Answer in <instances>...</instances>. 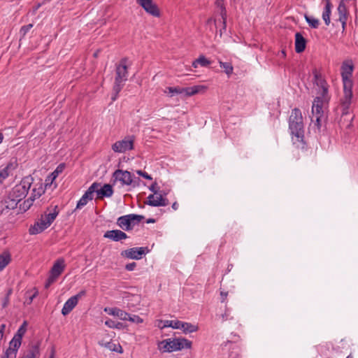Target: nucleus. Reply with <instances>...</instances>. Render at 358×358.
Masks as SVG:
<instances>
[{
    "label": "nucleus",
    "mask_w": 358,
    "mask_h": 358,
    "mask_svg": "<svg viewBox=\"0 0 358 358\" xmlns=\"http://www.w3.org/2000/svg\"><path fill=\"white\" fill-rule=\"evenodd\" d=\"M304 17L306 19V21L308 22V24H309V26L311 28H313V29L318 28L320 22L317 19L313 17V16H309L306 14L304 15Z\"/></svg>",
    "instance_id": "35"
},
{
    "label": "nucleus",
    "mask_w": 358,
    "mask_h": 358,
    "mask_svg": "<svg viewBox=\"0 0 358 358\" xmlns=\"http://www.w3.org/2000/svg\"><path fill=\"white\" fill-rule=\"evenodd\" d=\"M314 83L321 88L320 96L325 98L328 93V84L322 74L316 69H313Z\"/></svg>",
    "instance_id": "13"
},
{
    "label": "nucleus",
    "mask_w": 358,
    "mask_h": 358,
    "mask_svg": "<svg viewBox=\"0 0 358 358\" xmlns=\"http://www.w3.org/2000/svg\"><path fill=\"white\" fill-rule=\"evenodd\" d=\"M36 189H34L33 193L31 194V196L29 198V199H33V201L36 199V197H39L41 195L42 192H43L42 189L38 192V194H36Z\"/></svg>",
    "instance_id": "48"
},
{
    "label": "nucleus",
    "mask_w": 358,
    "mask_h": 358,
    "mask_svg": "<svg viewBox=\"0 0 358 358\" xmlns=\"http://www.w3.org/2000/svg\"><path fill=\"white\" fill-rule=\"evenodd\" d=\"M8 176V173L7 169H4L3 171H0V182H1L3 179L7 178Z\"/></svg>",
    "instance_id": "50"
},
{
    "label": "nucleus",
    "mask_w": 358,
    "mask_h": 358,
    "mask_svg": "<svg viewBox=\"0 0 358 358\" xmlns=\"http://www.w3.org/2000/svg\"><path fill=\"white\" fill-rule=\"evenodd\" d=\"M33 27V24H29L27 25L22 26L20 29V33L21 34V37L23 38L25 36L27 33Z\"/></svg>",
    "instance_id": "42"
},
{
    "label": "nucleus",
    "mask_w": 358,
    "mask_h": 358,
    "mask_svg": "<svg viewBox=\"0 0 358 358\" xmlns=\"http://www.w3.org/2000/svg\"><path fill=\"white\" fill-rule=\"evenodd\" d=\"M105 324L110 328H115L118 329H124L126 327V325L122 322H115L110 319L106 320L105 322Z\"/></svg>",
    "instance_id": "33"
},
{
    "label": "nucleus",
    "mask_w": 358,
    "mask_h": 358,
    "mask_svg": "<svg viewBox=\"0 0 358 358\" xmlns=\"http://www.w3.org/2000/svg\"><path fill=\"white\" fill-rule=\"evenodd\" d=\"M85 294H86V291L85 290H81L77 294L73 296L72 297H76V301L78 302V300L80 298H82L83 296H85Z\"/></svg>",
    "instance_id": "53"
},
{
    "label": "nucleus",
    "mask_w": 358,
    "mask_h": 358,
    "mask_svg": "<svg viewBox=\"0 0 358 358\" xmlns=\"http://www.w3.org/2000/svg\"><path fill=\"white\" fill-rule=\"evenodd\" d=\"M149 252L147 247L132 248L121 252V256L132 259H141L143 255Z\"/></svg>",
    "instance_id": "11"
},
{
    "label": "nucleus",
    "mask_w": 358,
    "mask_h": 358,
    "mask_svg": "<svg viewBox=\"0 0 358 358\" xmlns=\"http://www.w3.org/2000/svg\"><path fill=\"white\" fill-rule=\"evenodd\" d=\"M112 177L114 179L113 183L117 180L123 185H130L132 183L131 174L128 171L117 169L113 173Z\"/></svg>",
    "instance_id": "14"
},
{
    "label": "nucleus",
    "mask_w": 358,
    "mask_h": 358,
    "mask_svg": "<svg viewBox=\"0 0 358 358\" xmlns=\"http://www.w3.org/2000/svg\"><path fill=\"white\" fill-rule=\"evenodd\" d=\"M182 324H183V322H182V321L172 320V325L171 326V327H172L173 329H182Z\"/></svg>",
    "instance_id": "46"
},
{
    "label": "nucleus",
    "mask_w": 358,
    "mask_h": 358,
    "mask_svg": "<svg viewBox=\"0 0 358 358\" xmlns=\"http://www.w3.org/2000/svg\"><path fill=\"white\" fill-rule=\"evenodd\" d=\"M59 213V210H57V206H55L54 208V212L50 213L48 214H45L43 217V219L45 220L47 224L49 226L52 223V222L55 220L56 217Z\"/></svg>",
    "instance_id": "32"
},
{
    "label": "nucleus",
    "mask_w": 358,
    "mask_h": 358,
    "mask_svg": "<svg viewBox=\"0 0 358 358\" xmlns=\"http://www.w3.org/2000/svg\"><path fill=\"white\" fill-rule=\"evenodd\" d=\"M100 51H101L100 50H96L94 52V54H93V57H94V58H97V57H99V53H100Z\"/></svg>",
    "instance_id": "60"
},
{
    "label": "nucleus",
    "mask_w": 358,
    "mask_h": 358,
    "mask_svg": "<svg viewBox=\"0 0 358 358\" xmlns=\"http://www.w3.org/2000/svg\"><path fill=\"white\" fill-rule=\"evenodd\" d=\"M127 320H129L130 322H135L137 324L142 323L143 322V319L141 317H140L139 316H138V315L131 316L129 314V317H127Z\"/></svg>",
    "instance_id": "44"
},
{
    "label": "nucleus",
    "mask_w": 358,
    "mask_h": 358,
    "mask_svg": "<svg viewBox=\"0 0 358 358\" xmlns=\"http://www.w3.org/2000/svg\"><path fill=\"white\" fill-rule=\"evenodd\" d=\"M206 24L210 27V29L213 24L216 27V20L213 17H210L206 20Z\"/></svg>",
    "instance_id": "49"
},
{
    "label": "nucleus",
    "mask_w": 358,
    "mask_h": 358,
    "mask_svg": "<svg viewBox=\"0 0 358 358\" xmlns=\"http://www.w3.org/2000/svg\"><path fill=\"white\" fill-rule=\"evenodd\" d=\"M182 330L185 334L192 333L198 330V327L191 323L183 322Z\"/></svg>",
    "instance_id": "34"
},
{
    "label": "nucleus",
    "mask_w": 358,
    "mask_h": 358,
    "mask_svg": "<svg viewBox=\"0 0 358 358\" xmlns=\"http://www.w3.org/2000/svg\"><path fill=\"white\" fill-rule=\"evenodd\" d=\"M33 204V199H27L24 201L20 205V208L23 210L24 211H27L30 208V207Z\"/></svg>",
    "instance_id": "40"
},
{
    "label": "nucleus",
    "mask_w": 358,
    "mask_h": 358,
    "mask_svg": "<svg viewBox=\"0 0 358 358\" xmlns=\"http://www.w3.org/2000/svg\"><path fill=\"white\" fill-rule=\"evenodd\" d=\"M105 346L107 348L110 349V350L115 351V352H119L120 353L122 352V347L120 345H118V347H117V345L115 343H111V342H108L105 345Z\"/></svg>",
    "instance_id": "41"
},
{
    "label": "nucleus",
    "mask_w": 358,
    "mask_h": 358,
    "mask_svg": "<svg viewBox=\"0 0 358 358\" xmlns=\"http://www.w3.org/2000/svg\"><path fill=\"white\" fill-rule=\"evenodd\" d=\"M155 194H150L148 197L147 201L145 203L150 206H166L169 205V200L166 198H164L162 195L155 196Z\"/></svg>",
    "instance_id": "17"
},
{
    "label": "nucleus",
    "mask_w": 358,
    "mask_h": 358,
    "mask_svg": "<svg viewBox=\"0 0 358 358\" xmlns=\"http://www.w3.org/2000/svg\"><path fill=\"white\" fill-rule=\"evenodd\" d=\"M227 294H228L227 292H220L221 301L222 302H224L226 300Z\"/></svg>",
    "instance_id": "57"
},
{
    "label": "nucleus",
    "mask_w": 358,
    "mask_h": 358,
    "mask_svg": "<svg viewBox=\"0 0 358 358\" xmlns=\"http://www.w3.org/2000/svg\"><path fill=\"white\" fill-rule=\"evenodd\" d=\"M150 190L152 191L155 194H157V192H158V186H157V183L156 182H155L154 183H152L150 187H149Z\"/></svg>",
    "instance_id": "51"
},
{
    "label": "nucleus",
    "mask_w": 358,
    "mask_h": 358,
    "mask_svg": "<svg viewBox=\"0 0 358 358\" xmlns=\"http://www.w3.org/2000/svg\"><path fill=\"white\" fill-rule=\"evenodd\" d=\"M49 227L45 220L43 219V216L41 217L38 222H36L33 226H31L29 232L30 234H38L43 231L45 229Z\"/></svg>",
    "instance_id": "19"
},
{
    "label": "nucleus",
    "mask_w": 358,
    "mask_h": 358,
    "mask_svg": "<svg viewBox=\"0 0 358 358\" xmlns=\"http://www.w3.org/2000/svg\"><path fill=\"white\" fill-rule=\"evenodd\" d=\"M215 5L216 6V8L217 9V12L220 13L222 19V24L223 27L222 29L225 30L227 27V13L226 7L224 3V0H216L215 2Z\"/></svg>",
    "instance_id": "20"
},
{
    "label": "nucleus",
    "mask_w": 358,
    "mask_h": 358,
    "mask_svg": "<svg viewBox=\"0 0 358 358\" xmlns=\"http://www.w3.org/2000/svg\"><path fill=\"white\" fill-rule=\"evenodd\" d=\"M144 219V216L136 214L123 215L117 220V224L123 230H131L134 226Z\"/></svg>",
    "instance_id": "8"
},
{
    "label": "nucleus",
    "mask_w": 358,
    "mask_h": 358,
    "mask_svg": "<svg viewBox=\"0 0 358 358\" xmlns=\"http://www.w3.org/2000/svg\"><path fill=\"white\" fill-rule=\"evenodd\" d=\"M354 68V64L351 59L344 61L341 67V74L343 84V95H345V100L353 96V81L352 76Z\"/></svg>",
    "instance_id": "1"
},
{
    "label": "nucleus",
    "mask_w": 358,
    "mask_h": 358,
    "mask_svg": "<svg viewBox=\"0 0 358 358\" xmlns=\"http://www.w3.org/2000/svg\"><path fill=\"white\" fill-rule=\"evenodd\" d=\"M27 326V321H24L22 324L18 329L17 333L15 334L14 337H15V338H18V339L22 341L23 336L26 333Z\"/></svg>",
    "instance_id": "37"
},
{
    "label": "nucleus",
    "mask_w": 358,
    "mask_h": 358,
    "mask_svg": "<svg viewBox=\"0 0 358 358\" xmlns=\"http://www.w3.org/2000/svg\"><path fill=\"white\" fill-rule=\"evenodd\" d=\"M219 63H220V67L224 69V72L226 73V74H227L228 76H229L232 74L234 68H233L231 63L223 62L221 61H220Z\"/></svg>",
    "instance_id": "36"
},
{
    "label": "nucleus",
    "mask_w": 358,
    "mask_h": 358,
    "mask_svg": "<svg viewBox=\"0 0 358 358\" xmlns=\"http://www.w3.org/2000/svg\"><path fill=\"white\" fill-rule=\"evenodd\" d=\"M22 343V341L14 337L9 343V347L3 356L8 358H16L17 352Z\"/></svg>",
    "instance_id": "16"
},
{
    "label": "nucleus",
    "mask_w": 358,
    "mask_h": 358,
    "mask_svg": "<svg viewBox=\"0 0 358 358\" xmlns=\"http://www.w3.org/2000/svg\"><path fill=\"white\" fill-rule=\"evenodd\" d=\"M147 223H155V220L153 219V218H149L146 221Z\"/></svg>",
    "instance_id": "61"
},
{
    "label": "nucleus",
    "mask_w": 358,
    "mask_h": 358,
    "mask_svg": "<svg viewBox=\"0 0 358 358\" xmlns=\"http://www.w3.org/2000/svg\"><path fill=\"white\" fill-rule=\"evenodd\" d=\"M306 47V39L299 32L295 34V51L296 53L303 52Z\"/></svg>",
    "instance_id": "21"
},
{
    "label": "nucleus",
    "mask_w": 358,
    "mask_h": 358,
    "mask_svg": "<svg viewBox=\"0 0 358 358\" xmlns=\"http://www.w3.org/2000/svg\"><path fill=\"white\" fill-rule=\"evenodd\" d=\"M78 302L76 301V297L69 298L66 303H64L62 309V313L63 315H68L77 305Z\"/></svg>",
    "instance_id": "25"
},
{
    "label": "nucleus",
    "mask_w": 358,
    "mask_h": 358,
    "mask_svg": "<svg viewBox=\"0 0 358 358\" xmlns=\"http://www.w3.org/2000/svg\"><path fill=\"white\" fill-rule=\"evenodd\" d=\"M97 194V199H101L103 197H110L113 194V189L112 185L109 184H105L101 188L98 189L96 188V191Z\"/></svg>",
    "instance_id": "22"
},
{
    "label": "nucleus",
    "mask_w": 358,
    "mask_h": 358,
    "mask_svg": "<svg viewBox=\"0 0 358 358\" xmlns=\"http://www.w3.org/2000/svg\"><path fill=\"white\" fill-rule=\"evenodd\" d=\"M162 324L163 323H160V320H159L157 327L160 329H164V327H162Z\"/></svg>",
    "instance_id": "64"
},
{
    "label": "nucleus",
    "mask_w": 358,
    "mask_h": 358,
    "mask_svg": "<svg viewBox=\"0 0 358 358\" xmlns=\"http://www.w3.org/2000/svg\"><path fill=\"white\" fill-rule=\"evenodd\" d=\"M5 202L6 203V207L8 209H14L16 208L17 203H19V201H14V200L8 199V197L5 200Z\"/></svg>",
    "instance_id": "43"
},
{
    "label": "nucleus",
    "mask_w": 358,
    "mask_h": 358,
    "mask_svg": "<svg viewBox=\"0 0 358 358\" xmlns=\"http://www.w3.org/2000/svg\"><path fill=\"white\" fill-rule=\"evenodd\" d=\"M211 64V62L204 55H200L196 59L192 62V66L197 68L199 65L206 67Z\"/></svg>",
    "instance_id": "29"
},
{
    "label": "nucleus",
    "mask_w": 358,
    "mask_h": 358,
    "mask_svg": "<svg viewBox=\"0 0 358 358\" xmlns=\"http://www.w3.org/2000/svg\"><path fill=\"white\" fill-rule=\"evenodd\" d=\"M26 295L29 298L26 301V303L29 305L32 303L34 299L38 295V291L36 288H34L32 290L27 291L26 292Z\"/></svg>",
    "instance_id": "39"
},
{
    "label": "nucleus",
    "mask_w": 358,
    "mask_h": 358,
    "mask_svg": "<svg viewBox=\"0 0 358 358\" xmlns=\"http://www.w3.org/2000/svg\"><path fill=\"white\" fill-rule=\"evenodd\" d=\"M158 348L163 352H171V340L165 339L158 343Z\"/></svg>",
    "instance_id": "31"
},
{
    "label": "nucleus",
    "mask_w": 358,
    "mask_h": 358,
    "mask_svg": "<svg viewBox=\"0 0 358 358\" xmlns=\"http://www.w3.org/2000/svg\"><path fill=\"white\" fill-rule=\"evenodd\" d=\"M331 3L329 0H326V5L322 13V18L326 24L329 25L330 23V15H331Z\"/></svg>",
    "instance_id": "28"
},
{
    "label": "nucleus",
    "mask_w": 358,
    "mask_h": 358,
    "mask_svg": "<svg viewBox=\"0 0 358 358\" xmlns=\"http://www.w3.org/2000/svg\"><path fill=\"white\" fill-rule=\"evenodd\" d=\"M350 0H341L338 7V15H348V12L346 8V6L345 4V2L350 1Z\"/></svg>",
    "instance_id": "38"
},
{
    "label": "nucleus",
    "mask_w": 358,
    "mask_h": 358,
    "mask_svg": "<svg viewBox=\"0 0 358 358\" xmlns=\"http://www.w3.org/2000/svg\"><path fill=\"white\" fill-rule=\"evenodd\" d=\"M11 293H12V289H9L7 292L6 296L3 299V303H2L3 308H6L8 305L9 298H10V295L11 294Z\"/></svg>",
    "instance_id": "45"
},
{
    "label": "nucleus",
    "mask_w": 358,
    "mask_h": 358,
    "mask_svg": "<svg viewBox=\"0 0 358 358\" xmlns=\"http://www.w3.org/2000/svg\"><path fill=\"white\" fill-rule=\"evenodd\" d=\"M11 262L10 254L5 251L0 255V271H2Z\"/></svg>",
    "instance_id": "26"
},
{
    "label": "nucleus",
    "mask_w": 358,
    "mask_h": 358,
    "mask_svg": "<svg viewBox=\"0 0 358 358\" xmlns=\"http://www.w3.org/2000/svg\"><path fill=\"white\" fill-rule=\"evenodd\" d=\"M65 166L66 165L64 163L59 164L56 169L48 177L45 181H50V183H52L57 178L59 174L63 172Z\"/></svg>",
    "instance_id": "27"
},
{
    "label": "nucleus",
    "mask_w": 358,
    "mask_h": 358,
    "mask_svg": "<svg viewBox=\"0 0 358 358\" xmlns=\"http://www.w3.org/2000/svg\"><path fill=\"white\" fill-rule=\"evenodd\" d=\"M55 348L52 347L51 349V352H50L49 358H55Z\"/></svg>",
    "instance_id": "59"
},
{
    "label": "nucleus",
    "mask_w": 358,
    "mask_h": 358,
    "mask_svg": "<svg viewBox=\"0 0 358 358\" xmlns=\"http://www.w3.org/2000/svg\"><path fill=\"white\" fill-rule=\"evenodd\" d=\"M139 4L148 14L154 17H159L160 11L156 3L152 0H136Z\"/></svg>",
    "instance_id": "12"
},
{
    "label": "nucleus",
    "mask_w": 358,
    "mask_h": 358,
    "mask_svg": "<svg viewBox=\"0 0 358 358\" xmlns=\"http://www.w3.org/2000/svg\"><path fill=\"white\" fill-rule=\"evenodd\" d=\"M127 58H123L120 60V64L117 65L115 70V78L113 87L114 95L112 96V101H115L120 92L124 86V82L127 80L128 68L127 66Z\"/></svg>",
    "instance_id": "2"
},
{
    "label": "nucleus",
    "mask_w": 358,
    "mask_h": 358,
    "mask_svg": "<svg viewBox=\"0 0 358 358\" xmlns=\"http://www.w3.org/2000/svg\"><path fill=\"white\" fill-rule=\"evenodd\" d=\"M137 174L140 176H142L143 178L147 179V180H152V178L150 175L148 174L146 172L143 171L141 170H138L136 171Z\"/></svg>",
    "instance_id": "47"
},
{
    "label": "nucleus",
    "mask_w": 358,
    "mask_h": 358,
    "mask_svg": "<svg viewBox=\"0 0 358 358\" xmlns=\"http://www.w3.org/2000/svg\"><path fill=\"white\" fill-rule=\"evenodd\" d=\"M325 101L326 97L323 98V96H317L313 102V118L315 119V125L319 131L320 130L322 124L327 120V117L323 110V106ZM312 121L314 122V120H312Z\"/></svg>",
    "instance_id": "5"
},
{
    "label": "nucleus",
    "mask_w": 358,
    "mask_h": 358,
    "mask_svg": "<svg viewBox=\"0 0 358 358\" xmlns=\"http://www.w3.org/2000/svg\"><path fill=\"white\" fill-rule=\"evenodd\" d=\"M33 182V178L27 176L22 179L20 184L16 185L8 193V199L20 201L24 199Z\"/></svg>",
    "instance_id": "4"
},
{
    "label": "nucleus",
    "mask_w": 358,
    "mask_h": 358,
    "mask_svg": "<svg viewBox=\"0 0 358 358\" xmlns=\"http://www.w3.org/2000/svg\"><path fill=\"white\" fill-rule=\"evenodd\" d=\"M103 237L106 238L111 239L114 241H120L121 240L127 238L128 236L127 234L123 232L122 231L115 229L107 231L104 234Z\"/></svg>",
    "instance_id": "18"
},
{
    "label": "nucleus",
    "mask_w": 358,
    "mask_h": 358,
    "mask_svg": "<svg viewBox=\"0 0 358 358\" xmlns=\"http://www.w3.org/2000/svg\"><path fill=\"white\" fill-rule=\"evenodd\" d=\"M100 186L99 183L94 182L92 185L87 189V190L85 192V193L83 194V196L81 197V199L78 201L76 208H81L84 206H85L88 201L92 200L93 199V194L96 191V188L99 187Z\"/></svg>",
    "instance_id": "15"
},
{
    "label": "nucleus",
    "mask_w": 358,
    "mask_h": 358,
    "mask_svg": "<svg viewBox=\"0 0 358 358\" xmlns=\"http://www.w3.org/2000/svg\"><path fill=\"white\" fill-rule=\"evenodd\" d=\"M176 339V348L178 350H180L183 348L189 349L192 347V341L185 338H178Z\"/></svg>",
    "instance_id": "30"
},
{
    "label": "nucleus",
    "mask_w": 358,
    "mask_h": 358,
    "mask_svg": "<svg viewBox=\"0 0 358 358\" xmlns=\"http://www.w3.org/2000/svg\"><path fill=\"white\" fill-rule=\"evenodd\" d=\"M206 87L203 85H194L193 87H168L166 88L165 92H169L171 94V96L174 94H185L187 96H193L201 92L202 90H205Z\"/></svg>",
    "instance_id": "9"
},
{
    "label": "nucleus",
    "mask_w": 358,
    "mask_h": 358,
    "mask_svg": "<svg viewBox=\"0 0 358 358\" xmlns=\"http://www.w3.org/2000/svg\"><path fill=\"white\" fill-rule=\"evenodd\" d=\"M171 350L172 352H174V351H177L178 350V348H176L177 345H176V339H173L171 341Z\"/></svg>",
    "instance_id": "56"
},
{
    "label": "nucleus",
    "mask_w": 358,
    "mask_h": 358,
    "mask_svg": "<svg viewBox=\"0 0 358 358\" xmlns=\"http://www.w3.org/2000/svg\"><path fill=\"white\" fill-rule=\"evenodd\" d=\"M40 343H37L32 345L24 353L21 358H36L40 355Z\"/></svg>",
    "instance_id": "23"
},
{
    "label": "nucleus",
    "mask_w": 358,
    "mask_h": 358,
    "mask_svg": "<svg viewBox=\"0 0 358 358\" xmlns=\"http://www.w3.org/2000/svg\"><path fill=\"white\" fill-rule=\"evenodd\" d=\"M346 22H347V21L341 22L343 30L345 29V27L346 26Z\"/></svg>",
    "instance_id": "63"
},
{
    "label": "nucleus",
    "mask_w": 358,
    "mask_h": 358,
    "mask_svg": "<svg viewBox=\"0 0 358 358\" xmlns=\"http://www.w3.org/2000/svg\"><path fill=\"white\" fill-rule=\"evenodd\" d=\"M5 329H6V324H1L0 325V340H1L3 337Z\"/></svg>",
    "instance_id": "55"
},
{
    "label": "nucleus",
    "mask_w": 358,
    "mask_h": 358,
    "mask_svg": "<svg viewBox=\"0 0 358 358\" xmlns=\"http://www.w3.org/2000/svg\"><path fill=\"white\" fill-rule=\"evenodd\" d=\"M134 136H128L121 141H116L112 145V150L115 152H125L127 150H131L134 149Z\"/></svg>",
    "instance_id": "10"
},
{
    "label": "nucleus",
    "mask_w": 358,
    "mask_h": 358,
    "mask_svg": "<svg viewBox=\"0 0 358 358\" xmlns=\"http://www.w3.org/2000/svg\"><path fill=\"white\" fill-rule=\"evenodd\" d=\"M160 323H163L162 327H171L172 320H160Z\"/></svg>",
    "instance_id": "54"
},
{
    "label": "nucleus",
    "mask_w": 358,
    "mask_h": 358,
    "mask_svg": "<svg viewBox=\"0 0 358 358\" xmlns=\"http://www.w3.org/2000/svg\"><path fill=\"white\" fill-rule=\"evenodd\" d=\"M172 208L174 210H176L178 208V203L176 202L173 203V205H172Z\"/></svg>",
    "instance_id": "62"
},
{
    "label": "nucleus",
    "mask_w": 358,
    "mask_h": 358,
    "mask_svg": "<svg viewBox=\"0 0 358 358\" xmlns=\"http://www.w3.org/2000/svg\"><path fill=\"white\" fill-rule=\"evenodd\" d=\"M352 97L345 100V95L341 99V117L338 121L339 126L341 129H348L352 125L353 117L350 114L349 109L352 103Z\"/></svg>",
    "instance_id": "6"
},
{
    "label": "nucleus",
    "mask_w": 358,
    "mask_h": 358,
    "mask_svg": "<svg viewBox=\"0 0 358 358\" xmlns=\"http://www.w3.org/2000/svg\"><path fill=\"white\" fill-rule=\"evenodd\" d=\"M136 266V262L129 263V264H126L125 269L127 271H131L134 270Z\"/></svg>",
    "instance_id": "52"
},
{
    "label": "nucleus",
    "mask_w": 358,
    "mask_h": 358,
    "mask_svg": "<svg viewBox=\"0 0 358 358\" xmlns=\"http://www.w3.org/2000/svg\"><path fill=\"white\" fill-rule=\"evenodd\" d=\"M65 266V261L63 258H59L55 261L50 271L49 276L45 282V289H48L52 284L56 282L59 276L64 271Z\"/></svg>",
    "instance_id": "7"
},
{
    "label": "nucleus",
    "mask_w": 358,
    "mask_h": 358,
    "mask_svg": "<svg viewBox=\"0 0 358 358\" xmlns=\"http://www.w3.org/2000/svg\"><path fill=\"white\" fill-rule=\"evenodd\" d=\"M348 15H340L339 17H338V20L341 22H344V21H347L348 20Z\"/></svg>",
    "instance_id": "58"
},
{
    "label": "nucleus",
    "mask_w": 358,
    "mask_h": 358,
    "mask_svg": "<svg viewBox=\"0 0 358 358\" xmlns=\"http://www.w3.org/2000/svg\"><path fill=\"white\" fill-rule=\"evenodd\" d=\"M289 127L292 134L303 141L304 136L303 117L301 110L297 108L292 110L289 118Z\"/></svg>",
    "instance_id": "3"
},
{
    "label": "nucleus",
    "mask_w": 358,
    "mask_h": 358,
    "mask_svg": "<svg viewBox=\"0 0 358 358\" xmlns=\"http://www.w3.org/2000/svg\"><path fill=\"white\" fill-rule=\"evenodd\" d=\"M109 315L118 317L120 320H127L129 313L117 308H106L104 310Z\"/></svg>",
    "instance_id": "24"
}]
</instances>
